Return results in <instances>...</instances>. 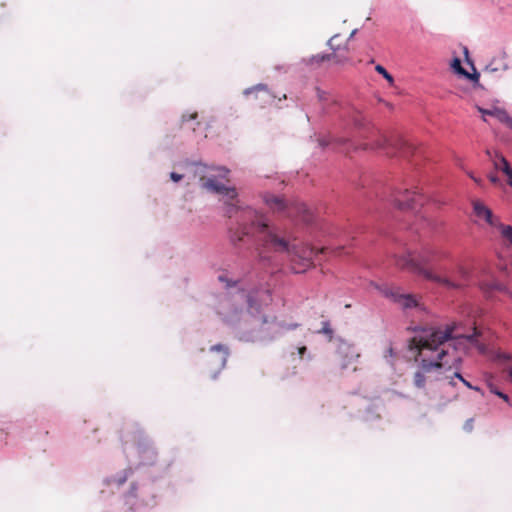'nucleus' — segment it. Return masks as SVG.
Returning <instances> with one entry per match:
<instances>
[{"mask_svg": "<svg viewBox=\"0 0 512 512\" xmlns=\"http://www.w3.org/2000/svg\"><path fill=\"white\" fill-rule=\"evenodd\" d=\"M453 330L454 328L451 326L445 328L421 327L416 330L417 334L410 339L409 349L417 352L421 362L420 369L413 376V383L417 388H424L426 373L445 367L451 369L455 362L460 363V358L456 355L454 348L452 354L450 353L446 344L448 340L463 337L473 341L479 335L476 327L473 328V333L470 335H453Z\"/></svg>", "mask_w": 512, "mask_h": 512, "instance_id": "nucleus-1", "label": "nucleus"}, {"mask_svg": "<svg viewBox=\"0 0 512 512\" xmlns=\"http://www.w3.org/2000/svg\"><path fill=\"white\" fill-rule=\"evenodd\" d=\"M228 174L229 170L225 167L215 168L207 167L203 164H198L196 165L195 169V175L199 177V180L202 183V187L204 189L219 194L225 198V214L229 218H232L234 215L240 212V219L237 222V226L235 228L231 227L229 229L230 241L234 246H237L244 240L246 236H250L251 231L253 230L252 222L255 220V218L253 216H249V214L246 213L247 210H250V208H241L238 206L239 200L237 199L238 194L236 189L233 187H227L218 179H226V182H229V179H227ZM255 213L258 214L256 211Z\"/></svg>", "mask_w": 512, "mask_h": 512, "instance_id": "nucleus-2", "label": "nucleus"}, {"mask_svg": "<svg viewBox=\"0 0 512 512\" xmlns=\"http://www.w3.org/2000/svg\"><path fill=\"white\" fill-rule=\"evenodd\" d=\"M249 216H253L255 220L252 222L253 230L251 234L259 243L258 256L261 260H265L262 249H270L278 253H287L292 261L297 259L302 263L303 267H309L312 264L316 251L308 245L291 244L290 241L278 233L276 227L271 226L263 215L256 214L251 210L246 212Z\"/></svg>", "mask_w": 512, "mask_h": 512, "instance_id": "nucleus-3", "label": "nucleus"}, {"mask_svg": "<svg viewBox=\"0 0 512 512\" xmlns=\"http://www.w3.org/2000/svg\"><path fill=\"white\" fill-rule=\"evenodd\" d=\"M449 258V253L435 246H427L416 255L408 253L406 255L398 256L395 258V264L401 268L415 273L421 277L423 274L420 269H427L440 273L443 270L441 262Z\"/></svg>", "mask_w": 512, "mask_h": 512, "instance_id": "nucleus-4", "label": "nucleus"}, {"mask_svg": "<svg viewBox=\"0 0 512 512\" xmlns=\"http://www.w3.org/2000/svg\"><path fill=\"white\" fill-rule=\"evenodd\" d=\"M420 271L424 279L435 282L446 289H462L468 285L470 278L469 270L462 265H458L454 269L444 267L440 273L427 269H420Z\"/></svg>", "mask_w": 512, "mask_h": 512, "instance_id": "nucleus-5", "label": "nucleus"}, {"mask_svg": "<svg viewBox=\"0 0 512 512\" xmlns=\"http://www.w3.org/2000/svg\"><path fill=\"white\" fill-rule=\"evenodd\" d=\"M264 201L272 210L285 212L288 217H299L305 223H309L312 220L309 210L303 203L287 204L283 198L274 195L265 196Z\"/></svg>", "mask_w": 512, "mask_h": 512, "instance_id": "nucleus-6", "label": "nucleus"}, {"mask_svg": "<svg viewBox=\"0 0 512 512\" xmlns=\"http://www.w3.org/2000/svg\"><path fill=\"white\" fill-rule=\"evenodd\" d=\"M377 148L387 149V153L390 155H400L403 157H409L413 155L416 148L413 144L407 142L399 136L388 138L386 135H382L375 144Z\"/></svg>", "mask_w": 512, "mask_h": 512, "instance_id": "nucleus-7", "label": "nucleus"}, {"mask_svg": "<svg viewBox=\"0 0 512 512\" xmlns=\"http://www.w3.org/2000/svg\"><path fill=\"white\" fill-rule=\"evenodd\" d=\"M380 292L386 298H389L393 302L397 303L403 309H408L412 307H416L418 305V301L414 295L411 294H403L400 292L399 288L392 286H382L378 287Z\"/></svg>", "mask_w": 512, "mask_h": 512, "instance_id": "nucleus-8", "label": "nucleus"}, {"mask_svg": "<svg viewBox=\"0 0 512 512\" xmlns=\"http://www.w3.org/2000/svg\"><path fill=\"white\" fill-rule=\"evenodd\" d=\"M393 202L399 209H413L422 205V196L417 191L409 189L397 190L393 194Z\"/></svg>", "mask_w": 512, "mask_h": 512, "instance_id": "nucleus-9", "label": "nucleus"}, {"mask_svg": "<svg viewBox=\"0 0 512 512\" xmlns=\"http://www.w3.org/2000/svg\"><path fill=\"white\" fill-rule=\"evenodd\" d=\"M228 358V349L224 345L218 344L212 346L210 354L208 355L207 362L212 363L215 366V370L219 371L226 365Z\"/></svg>", "mask_w": 512, "mask_h": 512, "instance_id": "nucleus-10", "label": "nucleus"}, {"mask_svg": "<svg viewBox=\"0 0 512 512\" xmlns=\"http://www.w3.org/2000/svg\"><path fill=\"white\" fill-rule=\"evenodd\" d=\"M330 60L337 64H341L347 62V57L344 54L338 55L337 53L317 54L306 59L305 62L309 66L318 67L321 65V63Z\"/></svg>", "mask_w": 512, "mask_h": 512, "instance_id": "nucleus-11", "label": "nucleus"}, {"mask_svg": "<svg viewBox=\"0 0 512 512\" xmlns=\"http://www.w3.org/2000/svg\"><path fill=\"white\" fill-rule=\"evenodd\" d=\"M473 211L477 218L484 220L490 226H496L498 219L494 217L492 211L480 200L472 202Z\"/></svg>", "mask_w": 512, "mask_h": 512, "instance_id": "nucleus-12", "label": "nucleus"}, {"mask_svg": "<svg viewBox=\"0 0 512 512\" xmlns=\"http://www.w3.org/2000/svg\"><path fill=\"white\" fill-rule=\"evenodd\" d=\"M348 42L349 38L343 37L340 34H335L332 36L328 41V46L332 50V53H337L338 55L344 54L347 57V61L349 60L348 57Z\"/></svg>", "mask_w": 512, "mask_h": 512, "instance_id": "nucleus-13", "label": "nucleus"}, {"mask_svg": "<svg viewBox=\"0 0 512 512\" xmlns=\"http://www.w3.org/2000/svg\"><path fill=\"white\" fill-rule=\"evenodd\" d=\"M298 326H299V324H297V323L284 326V325H280V324L276 323L274 320L271 322H268L267 318L264 317L263 321H262L261 331L266 333V335L263 336V338L273 339L275 337L276 333L278 332V328L291 330V329H296Z\"/></svg>", "mask_w": 512, "mask_h": 512, "instance_id": "nucleus-14", "label": "nucleus"}, {"mask_svg": "<svg viewBox=\"0 0 512 512\" xmlns=\"http://www.w3.org/2000/svg\"><path fill=\"white\" fill-rule=\"evenodd\" d=\"M478 111L483 115H489L497 118L500 122L505 123L509 128L512 129V118L507 114L505 110L499 108L484 109L478 107Z\"/></svg>", "mask_w": 512, "mask_h": 512, "instance_id": "nucleus-15", "label": "nucleus"}, {"mask_svg": "<svg viewBox=\"0 0 512 512\" xmlns=\"http://www.w3.org/2000/svg\"><path fill=\"white\" fill-rule=\"evenodd\" d=\"M260 294H268V290L260 289L256 291H251L247 295H245L246 302L249 308H257L259 306V302L261 301Z\"/></svg>", "mask_w": 512, "mask_h": 512, "instance_id": "nucleus-16", "label": "nucleus"}, {"mask_svg": "<svg viewBox=\"0 0 512 512\" xmlns=\"http://www.w3.org/2000/svg\"><path fill=\"white\" fill-rule=\"evenodd\" d=\"M131 473H132L131 469H125L121 473L116 475L115 477H112L110 480H108V484L115 485V486L119 487V486L123 485L128 480Z\"/></svg>", "mask_w": 512, "mask_h": 512, "instance_id": "nucleus-17", "label": "nucleus"}, {"mask_svg": "<svg viewBox=\"0 0 512 512\" xmlns=\"http://www.w3.org/2000/svg\"><path fill=\"white\" fill-rule=\"evenodd\" d=\"M495 227L500 230L502 237L512 245V226L504 225L497 221V225Z\"/></svg>", "mask_w": 512, "mask_h": 512, "instance_id": "nucleus-18", "label": "nucleus"}, {"mask_svg": "<svg viewBox=\"0 0 512 512\" xmlns=\"http://www.w3.org/2000/svg\"><path fill=\"white\" fill-rule=\"evenodd\" d=\"M451 67L460 75H464L470 77V75L463 69L461 66V60L459 58H454L451 62Z\"/></svg>", "mask_w": 512, "mask_h": 512, "instance_id": "nucleus-19", "label": "nucleus"}, {"mask_svg": "<svg viewBox=\"0 0 512 512\" xmlns=\"http://www.w3.org/2000/svg\"><path fill=\"white\" fill-rule=\"evenodd\" d=\"M375 70L381 74L388 82L390 85H392L394 83V79H393V76L388 73V71L380 64L376 65L375 66Z\"/></svg>", "mask_w": 512, "mask_h": 512, "instance_id": "nucleus-20", "label": "nucleus"}, {"mask_svg": "<svg viewBox=\"0 0 512 512\" xmlns=\"http://www.w3.org/2000/svg\"><path fill=\"white\" fill-rule=\"evenodd\" d=\"M318 333L328 336L329 340H331L333 337V329L331 328L330 323L328 321H324L322 323V328L318 331Z\"/></svg>", "mask_w": 512, "mask_h": 512, "instance_id": "nucleus-21", "label": "nucleus"}, {"mask_svg": "<svg viewBox=\"0 0 512 512\" xmlns=\"http://www.w3.org/2000/svg\"><path fill=\"white\" fill-rule=\"evenodd\" d=\"M254 92H264V93H268L266 86H265V85H262V84H259V85L255 86V87H252V88H248V89H246V90L244 91V94H245V95H250V94H252V93H254Z\"/></svg>", "mask_w": 512, "mask_h": 512, "instance_id": "nucleus-22", "label": "nucleus"}, {"mask_svg": "<svg viewBox=\"0 0 512 512\" xmlns=\"http://www.w3.org/2000/svg\"><path fill=\"white\" fill-rule=\"evenodd\" d=\"M501 160H506V158L497 153L495 154V157L492 159L495 169L502 171V169L504 168V164L501 163Z\"/></svg>", "mask_w": 512, "mask_h": 512, "instance_id": "nucleus-23", "label": "nucleus"}, {"mask_svg": "<svg viewBox=\"0 0 512 512\" xmlns=\"http://www.w3.org/2000/svg\"><path fill=\"white\" fill-rule=\"evenodd\" d=\"M501 163L504 164V168L502 169V172L507 176H512V168L510 167L507 160H501Z\"/></svg>", "mask_w": 512, "mask_h": 512, "instance_id": "nucleus-24", "label": "nucleus"}, {"mask_svg": "<svg viewBox=\"0 0 512 512\" xmlns=\"http://www.w3.org/2000/svg\"><path fill=\"white\" fill-rule=\"evenodd\" d=\"M454 377L458 378L467 388H474V386L469 381L464 379L458 371L454 372Z\"/></svg>", "mask_w": 512, "mask_h": 512, "instance_id": "nucleus-25", "label": "nucleus"}, {"mask_svg": "<svg viewBox=\"0 0 512 512\" xmlns=\"http://www.w3.org/2000/svg\"><path fill=\"white\" fill-rule=\"evenodd\" d=\"M487 386L491 393L497 395L500 390L497 388V386L492 381H487Z\"/></svg>", "mask_w": 512, "mask_h": 512, "instance_id": "nucleus-26", "label": "nucleus"}, {"mask_svg": "<svg viewBox=\"0 0 512 512\" xmlns=\"http://www.w3.org/2000/svg\"><path fill=\"white\" fill-rule=\"evenodd\" d=\"M218 280L225 283L227 287L236 285V283H231L225 275H219Z\"/></svg>", "mask_w": 512, "mask_h": 512, "instance_id": "nucleus-27", "label": "nucleus"}, {"mask_svg": "<svg viewBox=\"0 0 512 512\" xmlns=\"http://www.w3.org/2000/svg\"><path fill=\"white\" fill-rule=\"evenodd\" d=\"M317 91V97L320 101H325L327 99V94L324 91H321L320 89H316Z\"/></svg>", "mask_w": 512, "mask_h": 512, "instance_id": "nucleus-28", "label": "nucleus"}, {"mask_svg": "<svg viewBox=\"0 0 512 512\" xmlns=\"http://www.w3.org/2000/svg\"><path fill=\"white\" fill-rule=\"evenodd\" d=\"M196 118H197V113H196V112H194V113H192V114H189V115H183V116H182V120H183V122H185V121H190V120H194V119H196Z\"/></svg>", "mask_w": 512, "mask_h": 512, "instance_id": "nucleus-29", "label": "nucleus"}, {"mask_svg": "<svg viewBox=\"0 0 512 512\" xmlns=\"http://www.w3.org/2000/svg\"><path fill=\"white\" fill-rule=\"evenodd\" d=\"M170 178H171V180H173L174 182H179V181L183 178V175L178 174V173H176V172H172V173L170 174Z\"/></svg>", "mask_w": 512, "mask_h": 512, "instance_id": "nucleus-30", "label": "nucleus"}, {"mask_svg": "<svg viewBox=\"0 0 512 512\" xmlns=\"http://www.w3.org/2000/svg\"><path fill=\"white\" fill-rule=\"evenodd\" d=\"M388 356L394 357V350L391 346H389L385 352V357L387 358Z\"/></svg>", "mask_w": 512, "mask_h": 512, "instance_id": "nucleus-31", "label": "nucleus"}, {"mask_svg": "<svg viewBox=\"0 0 512 512\" xmlns=\"http://www.w3.org/2000/svg\"><path fill=\"white\" fill-rule=\"evenodd\" d=\"M497 396L500 397L501 399H503L505 402H507V403L509 402V397L507 394L500 391V392H498Z\"/></svg>", "mask_w": 512, "mask_h": 512, "instance_id": "nucleus-32", "label": "nucleus"}, {"mask_svg": "<svg viewBox=\"0 0 512 512\" xmlns=\"http://www.w3.org/2000/svg\"><path fill=\"white\" fill-rule=\"evenodd\" d=\"M497 396L500 397L501 399H503L505 402H507V403L509 402V397L507 394L500 391V392H498Z\"/></svg>", "mask_w": 512, "mask_h": 512, "instance_id": "nucleus-33", "label": "nucleus"}, {"mask_svg": "<svg viewBox=\"0 0 512 512\" xmlns=\"http://www.w3.org/2000/svg\"><path fill=\"white\" fill-rule=\"evenodd\" d=\"M136 490H137V487L136 485L133 483L131 485V491L129 492V494L132 496V497H136Z\"/></svg>", "mask_w": 512, "mask_h": 512, "instance_id": "nucleus-34", "label": "nucleus"}, {"mask_svg": "<svg viewBox=\"0 0 512 512\" xmlns=\"http://www.w3.org/2000/svg\"><path fill=\"white\" fill-rule=\"evenodd\" d=\"M489 180H490L492 183H494V184L498 183V181H499V180H498V177H497L496 175H490V176H489Z\"/></svg>", "mask_w": 512, "mask_h": 512, "instance_id": "nucleus-35", "label": "nucleus"}, {"mask_svg": "<svg viewBox=\"0 0 512 512\" xmlns=\"http://www.w3.org/2000/svg\"><path fill=\"white\" fill-rule=\"evenodd\" d=\"M307 348L305 346H302L298 349L300 357H303L304 353L306 352Z\"/></svg>", "mask_w": 512, "mask_h": 512, "instance_id": "nucleus-36", "label": "nucleus"}, {"mask_svg": "<svg viewBox=\"0 0 512 512\" xmlns=\"http://www.w3.org/2000/svg\"><path fill=\"white\" fill-rule=\"evenodd\" d=\"M468 175H469V177H470L471 179H473L477 184H480V183H481V180H480V179H478V178H476V177H474L471 173H469Z\"/></svg>", "mask_w": 512, "mask_h": 512, "instance_id": "nucleus-37", "label": "nucleus"}, {"mask_svg": "<svg viewBox=\"0 0 512 512\" xmlns=\"http://www.w3.org/2000/svg\"><path fill=\"white\" fill-rule=\"evenodd\" d=\"M487 69H490L491 71H496L498 68H497V67H493V63H490V64L487 66Z\"/></svg>", "mask_w": 512, "mask_h": 512, "instance_id": "nucleus-38", "label": "nucleus"}, {"mask_svg": "<svg viewBox=\"0 0 512 512\" xmlns=\"http://www.w3.org/2000/svg\"><path fill=\"white\" fill-rule=\"evenodd\" d=\"M493 288H495V286H489V287H487V290L488 289H493ZM481 289L485 290L486 287L484 285H481Z\"/></svg>", "mask_w": 512, "mask_h": 512, "instance_id": "nucleus-39", "label": "nucleus"}, {"mask_svg": "<svg viewBox=\"0 0 512 512\" xmlns=\"http://www.w3.org/2000/svg\"><path fill=\"white\" fill-rule=\"evenodd\" d=\"M474 391L482 392L481 389L477 386H474V388H471ZM483 395V393H481Z\"/></svg>", "mask_w": 512, "mask_h": 512, "instance_id": "nucleus-40", "label": "nucleus"}, {"mask_svg": "<svg viewBox=\"0 0 512 512\" xmlns=\"http://www.w3.org/2000/svg\"><path fill=\"white\" fill-rule=\"evenodd\" d=\"M508 184L512 187V176L508 177Z\"/></svg>", "mask_w": 512, "mask_h": 512, "instance_id": "nucleus-41", "label": "nucleus"}, {"mask_svg": "<svg viewBox=\"0 0 512 512\" xmlns=\"http://www.w3.org/2000/svg\"><path fill=\"white\" fill-rule=\"evenodd\" d=\"M449 384H451V385H453V386L455 385V383H454V381H453V380H451V381L449 382Z\"/></svg>", "mask_w": 512, "mask_h": 512, "instance_id": "nucleus-42", "label": "nucleus"}, {"mask_svg": "<svg viewBox=\"0 0 512 512\" xmlns=\"http://www.w3.org/2000/svg\"><path fill=\"white\" fill-rule=\"evenodd\" d=\"M486 153H487V155H488V156H490V157H491V153H490V151H489V150H487V152H486Z\"/></svg>", "mask_w": 512, "mask_h": 512, "instance_id": "nucleus-43", "label": "nucleus"}]
</instances>
